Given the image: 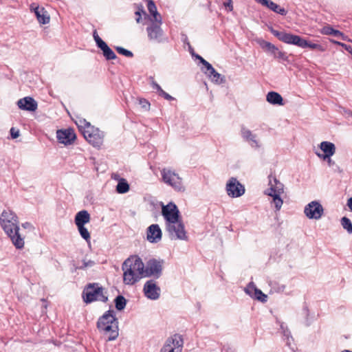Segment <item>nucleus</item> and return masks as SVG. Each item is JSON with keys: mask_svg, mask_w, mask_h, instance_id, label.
I'll list each match as a JSON object with an SVG mask.
<instances>
[{"mask_svg": "<svg viewBox=\"0 0 352 352\" xmlns=\"http://www.w3.org/2000/svg\"><path fill=\"white\" fill-rule=\"evenodd\" d=\"M329 41L331 43H332L335 45H338L342 47V48H344L345 50H346L351 54H352V47L351 45H348L344 43H341L340 41H335L333 39H330Z\"/></svg>", "mask_w": 352, "mask_h": 352, "instance_id": "58836bf2", "label": "nucleus"}, {"mask_svg": "<svg viewBox=\"0 0 352 352\" xmlns=\"http://www.w3.org/2000/svg\"><path fill=\"white\" fill-rule=\"evenodd\" d=\"M258 43L261 48L272 54H275L278 50V48L270 42L265 41L264 40H259Z\"/></svg>", "mask_w": 352, "mask_h": 352, "instance_id": "7c9ffc66", "label": "nucleus"}, {"mask_svg": "<svg viewBox=\"0 0 352 352\" xmlns=\"http://www.w3.org/2000/svg\"><path fill=\"white\" fill-rule=\"evenodd\" d=\"M82 297L83 301L87 303H91L94 301L106 302L107 296L104 294V289L99 283H89L83 289Z\"/></svg>", "mask_w": 352, "mask_h": 352, "instance_id": "423d86ee", "label": "nucleus"}, {"mask_svg": "<svg viewBox=\"0 0 352 352\" xmlns=\"http://www.w3.org/2000/svg\"><path fill=\"white\" fill-rule=\"evenodd\" d=\"M76 124L82 135L85 131H88L92 126V125L85 119H80L76 122Z\"/></svg>", "mask_w": 352, "mask_h": 352, "instance_id": "f704fd0d", "label": "nucleus"}, {"mask_svg": "<svg viewBox=\"0 0 352 352\" xmlns=\"http://www.w3.org/2000/svg\"><path fill=\"white\" fill-rule=\"evenodd\" d=\"M129 190V185L127 182L124 179H120L116 186V191L118 193L124 194L127 192Z\"/></svg>", "mask_w": 352, "mask_h": 352, "instance_id": "2f4dec72", "label": "nucleus"}, {"mask_svg": "<svg viewBox=\"0 0 352 352\" xmlns=\"http://www.w3.org/2000/svg\"><path fill=\"white\" fill-rule=\"evenodd\" d=\"M162 214L165 220V224L181 219L179 210L173 202H169L166 205L162 204Z\"/></svg>", "mask_w": 352, "mask_h": 352, "instance_id": "4468645a", "label": "nucleus"}, {"mask_svg": "<svg viewBox=\"0 0 352 352\" xmlns=\"http://www.w3.org/2000/svg\"><path fill=\"white\" fill-rule=\"evenodd\" d=\"M17 106L21 110L35 111L38 108V103L33 98L26 96L17 101Z\"/></svg>", "mask_w": 352, "mask_h": 352, "instance_id": "5701e85b", "label": "nucleus"}, {"mask_svg": "<svg viewBox=\"0 0 352 352\" xmlns=\"http://www.w3.org/2000/svg\"><path fill=\"white\" fill-rule=\"evenodd\" d=\"M321 33L324 35H333L336 37L342 38L344 41H351L347 36L344 35L342 32L333 29L330 25L324 26L321 30Z\"/></svg>", "mask_w": 352, "mask_h": 352, "instance_id": "a878e982", "label": "nucleus"}, {"mask_svg": "<svg viewBox=\"0 0 352 352\" xmlns=\"http://www.w3.org/2000/svg\"><path fill=\"white\" fill-rule=\"evenodd\" d=\"M271 32L274 36L285 43L294 45L301 48L309 47L313 50H318L320 51L324 50L320 45L310 43L298 35H294L285 32H279L274 29H271Z\"/></svg>", "mask_w": 352, "mask_h": 352, "instance_id": "20e7f679", "label": "nucleus"}, {"mask_svg": "<svg viewBox=\"0 0 352 352\" xmlns=\"http://www.w3.org/2000/svg\"><path fill=\"white\" fill-rule=\"evenodd\" d=\"M270 286L271 287L270 292L272 293H282L285 291L286 287L285 285L280 284L276 281L271 282L270 283Z\"/></svg>", "mask_w": 352, "mask_h": 352, "instance_id": "72a5a7b5", "label": "nucleus"}, {"mask_svg": "<svg viewBox=\"0 0 352 352\" xmlns=\"http://www.w3.org/2000/svg\"><path fill=\"white\" fill-rule=\"evenodd\" d=\"M162 230L158 224H152L147 228L146 239L152 243H157L162 239Z\"/></svg>", "mask_w": 352, "mask_h": 352, "instance_id": "4be33fe9", "label": "nucleus"}, {"mask_svg": "<svg viewBox=\"0 0 352 352\" xmlns=\"http://www.w3.org/2000/svg\"><path fill=\"white\" fill-rule=\"evenodd\" d=\"M135 14L138 16V17L136 18V21H137L138 23H140V19H141V14H140V11H137V12H135Z\"/></svg>", "mask_w": 352, "mask_h": 352, "instance_id": "864d4df0", "label": "nucleus"}, {"mask_svg": "<svg viewBox=\"0 0 352 352\" xmlns=\"http://www.w3.org/2000/svg\"><path fill=\"white\" fill-rule=\"evenodd\" d=\"M304 214L309 219L319 220L324 214V208L318 201H312L305 206Z\"/></svg>", "mask_w": 352, "mask_h": 352, "instance_id": "ddd939ff", "label": "nucleus"}, {"mask_svg": "<svg viewBox=\"0 0 352 352\" xmlns=\"http://www.w3.org/2000/svg\"><path fill=\"white\" fill-rule=\"evenodd\" d=\"M246 294L252 298L257 300L261 302H265L267 300V296L258 289L253 282H250L244 289Z\"/></svg>", "mask_w": 352, "mask_h": 352, "instance_id": "a211bd4d", "label": "nucleus"}, {"mask_svg": "<svg viewBox=\"0 0 352 352\" xmlns=\"http://www.w3.org/2000/svg\"><path fill=\"white\" fill-rule=\"evenodd\" d=\"M147 8L150 12V14L152 15L153 20L157 22V23L161 24L162 23V18L160 14L157 11V8L155 6V4L154 3L153 1L148 0L147 1Z\"/></svg>", "mask_w": 352, "mask_h": 352, "instance_id": "c85d7f7f", "label": "nucleus"}, {"mask_svg": "<svg viewBox=\"0 0 352 352\" xmlns=\"http://www.w3.org/2000/svg\"><path fill=\"white\" fill-rule=\"evenodd\" d=\"M162 182L170 186L174 190L183 192L186 190L182 178L175 171L164 168L161 170Z\"/></svg>", "mask_w": 352, "mask_h": 352, "instance_id": "0eeeda50", "label": "nucleus"}, {"mask_svg": "<svg viewBox=\"0 0 352 352\" xmlns=\"http://www.w3.org/2000/svg\"><path fill=\"white\" fill-rule=\"evenodd\" d=\"M240 135L243 140L254 150L262 148L263 144L257 135L252 131L245 126H242L240 131Z\"/></svg>", "mask_w": 352, "mask_h": 352, "instance_id": "f8f14e48", "label": "nucleus"}, {"mask_svg": "<svg viewBox=\"0 0 352 352\" xmlns=\"http://www.w3.org/2000/svg\"><path fill=\"white\" fill-rule=\"evenodd\" d=\"M182 340L179 337L175 336L167 340L160 352H182Z\"/></svg>", "mask_w": 352, "mask_h": 352, "instance_id": "6ab92c4d", "label": "nucleus"}, {"mask_svg": "<svg viewBox=\"0 0 352 352\" xmlns=\"http://www.w3.org/2000/svg\"><path fill=\"white\" fill-rule=\"evenodd\" d=\"M160 25L158 23L147 28L148 35L151 39H157L162 36V29Z\"/></svg>", "mask_w": 352, "mask_h": 352, "instance_id": "c756f323", "label": "nucleus"}, {"mask_svg": "<svg viewBox=\"0 0 352 352\" xmlns=\"http://www.w3.org/2000/svg\"><path fill=\"white\" fill-rule=\"evenodd\" d=\"M195 57L203 64L204 68L201 69L202 71L212 82L217 85L225 82V77L218 73L210 63L198 54L196 55Z\"/></svg>", "mask_w": 352, "mask_h": 352, "instance_id": "1a4fd4ad", "label": "nucleus"}, {"mask_svg": "<svg viewBox=\"0 0 352 352\" xmlns=\"http://www.w3.org/2000/svg\"><path fill=\"white\" fill-rule=\"evenodd\" d=\"M151 87L152 88L155 90L158 94H160L162 91L163 89H162V87H160V85H158L154 80L153 78H151Z\"/></svg>", "mask_w": 352, "mask_h": 352, "instance_id": "a19ab883", "label": "nucleus"}, {"mask_svg": "<svg viewBox=\"0 0 352 352\" xmlns=\"http://www.w3.org/2000/svg\"><path fill=\"white\" fill-rule=\"evenodd\" d=\"M56 138L59 143L65 145H70L74 142L76 137L73 129H67L58 130L56 131Z\"/></svg>", "mask_w": 352, "mask_h": 352, "instance_id": "aec40b11", "label": "nucleus"}, {"mask_svg": "<svg viewBox=\"0 0 352 352\" xmlns=\"http://www.w3.org/2000/svg\"><path fill=\"white\" fill-rule=\"evenodd\" d=\"M10 135L13 139L17 138L19 136V131L12 127L10 129Z\"/></svg>", "mask_w": 352, "mask_h": 352, "instance_id": "c03bdc74", "label": "nucleus"}, {"mask_svg": "<svg viewBox=\"0 0 352 352\" xmlns=\"http://www.w3.org/2000/svg\"><path fill=\"white\" fill-rule=\"evenodd\" d=\"M163 263V260L150 259L144 267V277L159 278L162 274Z\"/></svg>", "mask_w": 352, "mask_h": 352, "instance_id": "9d476101", "label": "nucleus"}, {"mask_svg": "<svg viewBox=\"0 0 352 352\" xmlns=\"http://www.w3.org/2000/svg\"><path fill=\"white\" fill-rule=\"evenodd\" d=\"M319 147L324 153L322 154L318 152H316L315 153L319 158L323 160H325L327 157L333 156L336 153V146L332 142L327 141L322 142Z\"/></svg>", "mask_w": 352, "mask_h": 352, "instance_id": "412c9836", "label": "nucleus"}, {"mask_svg": "<svg viewBox=\"0 0 352 352\" xmlns=\"http://www.w3.org/2000/svg\"><path fill=\"white\" fill-rule=\"evenodd\" d=\"M83 136L93 146L100 148L102 145L104 135L99 129L92 126L88 131H84Z\"/></svg>", "mask_w": 352, "mask_h": 352, "instance_id": "9b49d317", "label": "nucleus"}, {"mask_svg": "<svg viewBox=\"0 0 352 352\" xmlns=\"http://www.w3.org/2000/svg\"><path fill=\"white\" fill-rule=\"evenodd\" d=\"M93 37L96 46L102 51L103 56L107 60H114L116 55L113 51L107 45V44L99 36L96 30L93 32Z\"/></svg>", "mask_w": 352, "mask_h": 352, "instance_id": "f3484780", "label": "nucleus"}, {"mask_svg": "<svg viewBox=\"0 0 352 352\" xmlns=\"http://www.w3.org/2000/svg\"><path fill=\"white\" fill-rule=\"evenodd\" d=\"M166 229L172 239H179L186 241L188 236L185 230L184 224L182 218L173 223L165 224Z\"/></svg>", "mask_w": 352, "mask_h": 352, "instance_id": "6e6552de", "label": "nucleus"}, {"mask_svg": "<svg viewBox=\"0 0 352 352\" xmlns=\"http://www.w3.org/2000/svg\"><path fill=\"white\" fill-rule=\"evenodd\" d=\"M282 333H283V336L285 337V338L287 340V344L289 346H290V345H291V342H290L291 333H290V331L288 329V328L285 327V330L282 331Z\"/></svg>", "mask_w": 352, "mask_h": 352, "instance_id": "79ce46f5", "label": "nucleus"}, {"mask_svg": "<svg viewBox=\"0 0 352 352\" xmlns=\"http://www.w3.org/2000/svg\"><path fill=\"white\" fill-rule=\"evenodd\" d=\"M341 352H352V351L345 349V350L342 351Z\"/></svg>", "mask_w": 352, "mask_h": 352, "instance_id": "6e6d98bb", "label": "nucleus"}, {"mask_svg": "<svg viewBox=\"0 0 352 352\" xmlns=\"http://www.w3.org/2000/svg\"><path fill=\"white\" fill-rule=\"evenodd\" d=\"M116 50L120 54H122L123 56H125L126 57H132L133 56V53L128 50H126L122 47H116Z\"/></svg>", "mask_w": 352, "mask_h": 352, "instance_id": "ea45409f", "label": "nucleus"}, {"mask_svg": "<svg viewBox=\"0 0 352 352\" xmlns=\"http://www.w3.org/2000/svg\"><path fill=\"white\" fill-rule=\"evenodd\" d=\"M221 352H234V351L230 346H224L221 349Z\"/></svg>", "mask_w": 352, "mask_h": 352, "instance_id": "de8ad7c7", "label": "nucleus"}, {"mask_svg": "<svg viewBox=\"0 0 352 352\" xmlns=\"http://www.w3.org/2000/svg\"><path fill=\"white\" fill-rule=\"evenodd\" d=\"M256 2L261 3V2L262 1V0H255Z\"/></svg>", "mask_w": 352, "mask_h": 352, "instance_id": "4d7b16f0", "label": "nucleus"}, {"mask_svg": "<svg viewBox=\"0 0 352 352\" xmlns=\"http://www.w3.org/2000/svg\"><path fill=\"white\" fill-rule=\"evenodd\" d=\"M99 331L107 337V340H116L118 335V322L113 310L107 311L97 322Z\"/></svg>", "mask_w": 352, "mask_h": 352, "instance_id": "7ed1b4c3", "label": "nucleus"}, {"mask_svg": "<svg viewBox=\"0 0 352 352\" xmlns=\"http://www.w3.org/2000/svg\"><path fill=\"white\" fill-rule=\"evenodd\" d=\"M261 4L269 8L270 10L277 14H279L282 16H285L287 14V11L285 8H281L278 4L275 3L271 0H262Z\"/></svg>", "mask_w": 352, "mask_h": 352, "instance_id": "393cba45", "label": "nucleus"}, {"mask_svg": "<svg viewBox=\"0 0 352 352\" xmlns=\"http://www.w3.org/2000/svg\"><path fill=\"white\" fill-rule=\"evenodd\" d=\"M96 263L94 261L83 259L82 264L81 265H74L73 271L76 272L78 270H86L94 267Z\"/></svg>", "mask_w": 352, "mask_h": 352, "instance_id": "473e14b6", "label": "nucleus"}, {"mask_svg": "<svg viewBox=\"0 0 352 352\" xmlns=\"http://www.w3.org/2000/svg\"><path fill=\"white\" fill-rule=\"evenodd\" d=\"M144 264L138 256H133L126 259L122 265L123 272V283L132 286L138 283L144 276Z\"/></svg>", "mask_w": 352, "mask_h": 352, "instance_id": "f03ea898", "label": "nucleus"}, {"mask_svg": "<svg viewBox=\"0 0 352 352\" xmlns=\"http://www.w3.org/2000/svg\"><path fill=\"white\" fill-rule=\"evenodd\" d=\"M114 301H115L116 308L118 310L121 311V310H123L125 308L126 304V299L124 298V296H118L116 298Z\"/></svg>", "mask_w": 352, "mask_h": 352, "instance_id": "c9c22d12", "label": "nucleus"}, {"mask_svg": "<svg viewBox=\"0 0 352 352\" xmlns=\"http://www.w3.org/2000/svg\"><path fill=\"white\" fill-rule=\"evenodd\" d=\"M143 292L148 299L156 300L160 296L161 289L155 280L150 279L144 283Z\"/></svg>", "mask_w": 352, "mask_h": 352, "instance_id": "2eb2a0df", "label": "nucleus"}, {"mask_svg": "<svg viewBox=\"0 0 352 352\" xmlns=\"http://www.w3.org/2000/svg\"><path fill=\"white\" fill-rule=\"evenodd\" d=\"M139 104L142 106V107L146 110H148L150 107V103L144 98L139 99Z\"/></svg>", "mask_w": 352, "mask_h": 352, "instance_id": "37998d69", "label": "nucleus"}, {"mask_svg": "<svg viewBox=\"0 0 352 352\" xmlns=\"http://www.w3.org/2000/svg\"><path fill=\"white\" fill-rule=\"evenodd\" d=\"M284 193V185L275 176L268 177V188L264 191L265 195L272 198V204H274L276 211H279L283 204L281 195Z\"/></svg>", "mask_w": 352, "mask_h": 352, "instance_id": "39448f33", "label": "nucleus"}, {"mask_svg": "<svg viewBox=\"0 0 352 352\" xmlns=\"http://www.w3.org/2000/svg\"><path fill=\"white\" fill-rule=\"evenodd\" d=\"M91 217L87 210H80L76 213L74 222L76 226H85L90 221Z\"/></svg>", "mask_w": 352, "mask_h": 352, "instance_id": "bb28decb", "label": "nucleus"}, {"mask_svg": "<svg viewBox=\"0 0 352 352\" xmlns=\"http://www.w3.org/2000/svg\"><path fill=\"white\" fill-rule=\"evenodd\" d=\"M325 160L327 161V163L329 166H331L335 164V162L331 159V157H327Z\"/></svg>", "mask_w": 352, "mask_h": 352, "instance_id": "3c124183", "label": "nucleus"}, {"mask_svg": "<svg viewBox=\"0 0 352 352\" xmlns=\"http://www.w3.org/2000/svg\"><path fill=\"white\" fill-rule=\"evenodd\" d=\"M266 100L273 105H283V99L280 94L275 91H270L266 96Z\"/></svg>", "mask_w": 352, "mask_h": 352, "instance_id": "cd10ccee", "label": "nucleus"}, {"mask_svg": "<svg viewBox=\"0 0 352 352\" xmlns=\"http://www.w3.org/2000/svg\"><path fill=\"white\" fill-rule=\"evenodd\" d=\"M159 96L163 97L164 98H165L167 100H174V98L173 96H171L168 93L165 92L164 90L159 94Z\"/></svg>", "mask_w": 352, "mask_h": 352, "instance_id": "a18cd8bd", "label": "nucleus"}, {"mask_svg": "<svg viewBox=\"0 0 352 352\" xmlns=\"http://www.w3.org/2000/svg\"><path fill=\"white\" fill-rule=\"evenodd\" d=\"M0 226L16 249L24 247V237L19 232V221L16 214L10 210H5L0 216Z\"/></svg>", "mask_w": 352, "mask_h": 352, "instance_id": "f257e3e1", "label": "nucleus"}, {"mask_svg": "<svg viewBox=\"0 0 352 352\" xmlns=\"http://www.w3.org/2000/svg\"><path fill=\"white\" fill-rule=\"evenodd\" d=\"M30 10L34 12L39 23L45 25L50 22V16L43 8H40L35 3H32L30 6Z\"/></svg>", "mask_w": 352, "mask_h": 352, "instance_id": "b1692460", "label": "nucleus"}, {"mask_svg": "<svg viewBox=\"0 0 352 352\" xmlns=\"http://www.w3.org/2000/svg\"><path fill=\"white\" fill-rule=\"evenodd\" d=\"M347 206L349 207V210L352 212V197L348 199Z\"/></svg>", "mask_w": 352, "mask_h": 352, "instance_id": "8fccbe9b", "label": "nucleus"}, {"mask_svg": "<svg viewBox=\"0 0 352 352\" xmlns=\"http://www.w3.org/2000/svg\"><path fill=\"white\" fill-rule=\"evenodd\" d=\"M224 6L229 8L230 11H232L233 10V5H232V0H226L224 2Z\"/></svg>", "mask_w": 352, "mask_h": 352, "instance_id": "49530a36", "label": "nucleus"}, {"mask_svg": "<svg viewBox=\"0 0 352 352\" xmlns=\"http://www.w3.org/2000/svg\"><path fill=\"white\" fill-rule=\"evenodd\" d=\"M340 223L342 228L346 230L349 234H352V223L348 217H342L340 220Z\"/></svg>", "mask_w": 352, "mask_h": 352, "instance_id": "e433bc0d", "label": "nucleus"}, {"mask_svg": "<svg viewBox=\"0 0 352 352\" xmlns=\"http://www.w3.org/2000/svg\"><path fill=\"white\" fill-rule=\"evenodd\" d=\"M302 311L304 313L305 315H306L307 316H309V311L308 309V307L307 306H305L302 309Z\"/></svg>", "mask_w": 352, "mask_h": 352, "instance_id": "603ef678", "label": "nucleus"}, {"mask_svg": "<svg viewBox=\"0 0 352 352\" xmlns=\"http://www.w3.org/2000/svg\"><path fill=\"white\" fill-rule=\"evenodd\" d=\"M22 227L25 228V229H29V228H32V224L30 223L25 222L24 223H22Z\"/></svg>", "mask_w": 352, "mask_h": 352, "instance_id": "09e8293b", "label": "nucleus"}, {"mask_svg": "<svg viewBox=\"0 0 352 352\" xmlns=\"http://www.w3.org/2000/svg\"><path fill=\"white\" fill-rule=\"evenodd\" d=\"M226 192L229 197L236 198L245 193V187L234 177H231L226 184Z\"/></svg>", "mask_w": 352, "mask_h": 352, "instance_id": "dca6fc26", "label": "nucleus"}, {"mask_svg": "<svg viewBox=\"0 0 352 352\" xmlns=\"http://www.w3.org/2000/svg\"><path fill=\"white\" fill-rule=\"evenodd\" d=\"M77 228L81 237L86 241H89L91 239L90 233L85 226H79Z\"/></svg>", "mask_w": 352, "mask_h": 352, "instance_id": "4c0bfd02", "label": "nucleus"}, {"mask_svg": "<svg viewBox=\"0 0 352 352\" xmlns=\"http://www.w3.org/2000/svg\"><path fill=\"white\" fill-rule=\"evenodd\" d=\"M285 327H287V325L285 324H284L283 322H281L280 324V330H281V332L283 331L284 330H285Z\"/></svg>", "mask_w": 352, "mask_h": 352, "instance_id": "5fc2aeb1", "label": "nucleus"}]
</instances>
